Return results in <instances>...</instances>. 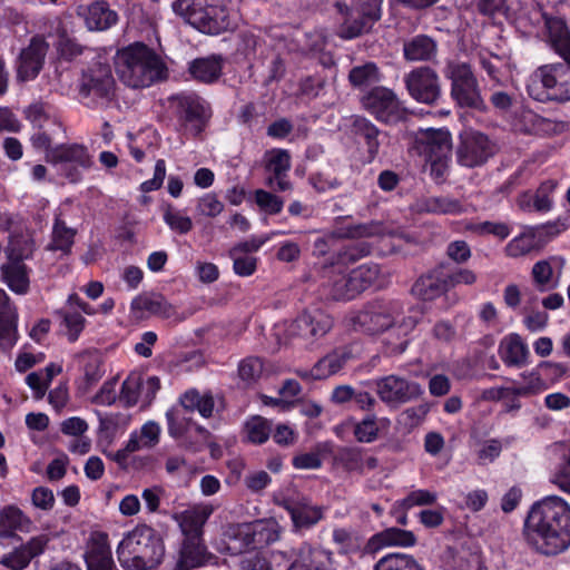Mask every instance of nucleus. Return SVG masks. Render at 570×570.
Instances as JSON below:
<instances>
[{"instance_id": "nucleus-60", "label": "nucleus", "mask_w": 570, "mask_h": 570, "mask_svg": "<svg viewBox=\"0 0 570 570\" xmlns=\"http://www.w3.org/2000/svg\"><path fill=\"white\" fill-rule=\"evenodd\" d=\"M382 0H360L357 6L352 8L357 17H362L372 26L381 19Z\"/></svg>"}, {"instance_id": "nucleus-55", "label": "nucleus", "mask_w": 570, "mask_h": 570, "mask_svg": "<svg viewBox=\"0 0 570 570\" xmlns=\"http://www.w3.org/2000/svg\"><path fill=\"white\" fill-rule=\"evenodd\" d=\"M354 436L358 442L371 443L377 439L379 426L375 415H367L354 426Z\"/></svg>"}, {"instance_id": "nucleus-62", "label": "nucleus", "mask_w": 570, "mask_h": 570, "mask_svg": "<svg viewBox=\"0 0 570 570\" xmlns=\"http://www.w3.org/2000/svg\"><path fill=\"white\" fill-rule=\"evenodd\" d=\"M63 324L67 327L68 338L70 342H75L85 326V317L78 312H60Z\"/></svg>"}, {"instance_id": "nucleus-20", "label": "nucleus", "mask_w": 570, "mask_h": 570, "mask_svg": "<svg viewBox=\"0 0 570 570\" xmlns=\"http://www.w3.org/2000/svg\"><path fill=\"white\" fill-rule=\"evenodd\" d=\"M351 132L364 141L370 161L376 158L386 132L381 131L371 120L363 116L351 117Z\"/></svg>"}, {"instance_id": "nucleus-16", "label": "nucleus", "mask_w": 570, "mask_h": 570, "mask_svg": "<svg viewBox=\"0 0 570 570\" xmlns=\"http://www.w3.org/2000/svg\"><path fill=\"white\" fill-rule=\"evenodd\" d=\"M333 320L321 308H309L298 315L289 325L293 336L313 338L325 335L332 327Z\"/></svg>"}, {"instance_id": "nucleus-34", "label": "nucleus", "mask_w": 570, "mask_h": 570, "mask_svg": "<svg viewBox=\"0 0 570 570\" xmlns=\"http://www.w3.org/2000/svg\"><path fill=\"white\" fill-rule=\"evenodd\" d=\"M2 278L8 287L19 295H24L29 291L30 279L29 269L22 262L9 261L1 267Z\"/></svg>"}, {"instance_id": "nucleus-22", "label": "nucleus", "mask_w": 570, "mask_h": 570, "mask_svg": "<svg viewBox=\"0 0 570 570\" xmlns=\"http://www.w3.org/2000/svg\"><path fill=\"white\" fill-rule=\"evenodd\" d=\"M213 509L207 505H196L173 515L178 523L184 539L203 538V528Z\"/></svg>"}, {"instance_id": "nucleus-23", "label": "nucleus", "mask_w": 570, "mask_h": 570, "mask_svg": "<svg viewBox=\"0 0 570 570\" xmlns=\"http://www.w3.org/2000/svg\"><path fill=\"white\" fill-rule=\"evenodd\" d=\"M438 52L439 43L429 35H415L403 42V57L410 62H431Z\"/></svg>"}, {"instance_id": "nucleus-46", "label": "nucleus", "mask_w": 570, "mask_h": 570, "mask_svg": "<svg viewBox=\"0 0 570 570\" xmlns=\"http://www.w3.org/2000/svg\"><path fill=\"white\" fill-rule=\"evenodd\" d=\"M299 557L312 570H335L331 551L304 546L299 549Z\"/></svg>"}, {"instance_id": "nucleus-51", "label": "nucleus", "mask_w": 570, "mask_h": 570, "mask_svg": "<svg viewBox=\"0 0 570 570\" xmlns=\"http://www.w3.org/2000/svg\"><path fill=\"white\" fill-rule=\"evenodd\" d=\"M436 494L428 490L412 491L406 498L397 502L393 507L392 513L396 514L399 511H405L416 505H432L436 502Z\"/></svg>"}, {"instance_id": "nucleus-45", "label": "nucleus", "mask_w": 570, "mask_h": 570, "mask_svg": "<svg viewBox=\"0 0 570 570\" xmlns=\"http://www.w3.org/2000/svg\"><path fill=\"white\" fill-rule=\"evenodd\" d=\"M88 570H114L109 546L105 541L95 542L86 554Z\"/></svg>"}, {"instance_id": "nucleus-24", "label": "nucleus", "mask_w": 570, "mask_h": 570, "mask_svg": "<svg viewBox=\"0 0 570 570\" xmlns=\"http://www.w3.org/2000/svg\"><path fill=\"white\" fill-rule=\"evenodd\" d=\"M548 38L554 51L570 63V31L561 18L542 14Z\"/></svg>"}, {"instance_id": "nucleus-11", "label": "nucleus", "mask_w": 570, "mask_h": 570, "mask_svg": "<svg viewBox=\"0 0 570 570\" xmlns=\"http://www.w3.org/2000/svg\"><path fill=\"white\" fill-rule=\"evenodd\" d=\"M498 150L497 144L490 137L478 130H465L460 136L456 149L458 163L468 168L484 165Z\"/></svg>"}, {"instance_id": "nucleus-27", "label": "nucleus", "mask_w": 570, "mask_h": 570, "mask_svg": "<svg viewBox=\"0 0 570 570\" xmlns=\"http://www.w3.org/2000/svg\"><path fill=\"white\" fill-rule=\"evenodd\" d=\"M449 287L446 275L434 271L421 276L413 285V293L423 301H433L443 295Z\"/></svg>"}, {"instance_id": "nucleus-25", "label": "nucleus", "mask_w": 570, "mask_h": 570, "mask_svg": "<svg viewBox=\"0 0 570 570\" xmlns=\"http://www.w3.org/2000/svg\"><path fill=\"white\" fill-rule=\"evenodd\" d=\"M415 542L416 538L412 531L392 527L374 534L367 541L365 550L370 553H374L384 547H412Z\"/></svg>"}, {"instance_id": "nucleus-39", "label": "nucleus", "mask_w": 570, "mask_h": 570, "mask_svg": "<svg viewBox=\"0 0 570 570\" xmlns=\"http://www.w3.org/2000/svg\"><path fill=\"white\" fill-rule=\"evenodd\" d=\"M338 11L346 16L344 22L340 27L338 35L343 39H353L368 31L372 24L362 17H357L353 9L346 4L336 3Z\"/></svg>"}, {"instance_id": "nucleus-54", "label": "nucleus", "mask_w": 570, "mask_h": 570, "mask_svg": "<svg viewBox=\"0 0 570 570\" xmlns=\"http://www.w3.org/2000/svg\"><path fill=\"white\" fill-rule=\"evenodd\" d=\"M335 460L347 471H362L364 466L362 450L360 448H341L335 455Z\"/></svg>"}, {"instance_id": "nucleus-64", "label": "nucleus", "mask_w": 570, "mask_h": 570, "mask_svg": "<svg viewBox=\"0 0 570 570\" xmlns=\"http://www.w3.org/2000/svg\"><path fill=\"white\" fill-rule=\"evenodd\" d=\"M197 209L205 216L215 217L223 212L224 205L216 195L206 194L198 200Z\"/></svg>"}, {"instance_id": "nucleus-29", "label": "nucleus", "mask_w": 570, "mask_h": 570, "mask_svg": "<svg viewBox=\"0 0 570 570\" xmlns=\"http://www.w3.org/2000/svg\"><path fill=\"white\" fill-rule=\"evenodd\" d=\"M188 71L193 79L204 83H213L222 76L223 58L212 55L194 59L189 62Z\"/></svg>"}, {"instance_id": "nucleus-18", "label": "nucleus", "mask_w": 570, "mask_h": 570, "mask_svg": "<svg viewBox=\"0 0 570 570\" xmlns=\"http://www.w3.org/2000/svg\"><path fill=\"white\" fill-rule=\"evenodd\" d=\"M278 504L289 513L296 531L309 529L323 519V508L305 497H286Z\"/></svg>"}, {"instance_id": "nucleus-9", "label": "nucleus", "mask_w": 570, "mask_h": 570, "mask_svg": "<svg viewBox=\"0 0 570 570\" xmlns=\"http://www.w3.org/2000/svg\"><path fill=\"white\" fill-rule=\"evenodd\" d=\"M116 81L111 67L100 61L92 63L81 73L79 94L91 98L96 104L107 105L115 98Z\"/></svg>"}, {"instance_id": "nucleus-52", "label": "nucleus", "mask_w": 570, "mask_h": 570, "mask_svg": "<svg viewBox=\"0 0 570 570\" xmlns=\"http://www.w3.org/2000/svg\"><path fill=\"white\" fill-rule=\"evenodd\" d=\"M24 114L26 118L36 129H43V127H57V129H61L60 121L57 118L47 115L42 104H33L29 106Z\"/></svg>"}, {"instance_id": "nucleus-35", "label": "nucleus", "mask_w": 570, "mask_h": 570, "mask_svg": "<svg viewBox=\"0 0 570 570\" xmlns=\"http://www.w3.org/2000/svg\"><path fill=\"white\" fill-rule=\"evenodd\" d=\"M248 535L245 524L229 527L223 533L219 550L232 556L240 554L247 549H252Z\"/></svg>"}, {"instance_id": "nucleus-53", "label": "nucleus", "mask_w": 570, "mask_h": 570, "mask_svg": "<svg viewBox=\"0 0 570 570\" xmlns=\"http://www.w3.org/2000/svg\"><path fill=\"white\" fill-rule=\"evenodd\" d=\"M465 229L478 236L493 235L500 239H505L510 235V228L505 223H469Z\"/></svg>"}, {"instance_id": "nucleus-2", "label": "nucleus", "mask_w": 570, "mask_h": 570, "mask_svg": "<svg viewBox=\"0 0 570 570\" xmlns=\"http://www.w3.org/2000/svg\"><path fill=\"white\" fill-rule=\"evenodd\" d=\"M120 566L126 570H153L165 556L160 534L148 525H137L129 531L117 547Z\"/></svg>"}, {"instance_id": "nucleus-15", "label": "nucleus", "mask_w": 570, "mask_h": 570, "mask_svg": "<svg viewBox=\"0 0 570 570\" xmlns=\"http://www.w3.org/2000/svg\"><path fill=\"white\" fill-rule=\"evenodd\" d=\"M375 391L380 400L390 406L405 404L419 399L423 393L419 383L394 374L377 379Z\"/></svg>"}, {"instance_id": "nucleus-43", "label": "nucleus", "mask_w": 570, "mask_h": 570, "mask_svg": "<svg viewBox=\"0 0 570 570\" xmlns=\"http://www.w3.org/2000/svg\"><path fill=\"white\" fill-rule=\"evenodd\" d=\"M188 412L198 411L203 417H210L214 411V399L210 394H200L196 390L187 391L179 400Z\"/></svg>"}, {"instance_id": "nucleus-28", "label": "nucleus", "mask_w": 570, "mask_h": 570, "mask_svg": "<svg viewBox=\"0 0 570 570\" xmlns=\"http://www.w3.org/2000/svg\"><path fill=\"white\" fill-rule=\"evenodd\" d=\"M208 557L203 538L184 539L176 570H190L205 564Z\"/></svg>"}, {"instance_id": "nucleus-19", "label": "nucleus", "mask_w": 570, "mask_h": 570, "mask_svg": "<svg viewBox=\"0 0 570 570\" xmlns=\"http://www.w3.org/2000/svg\"><path fill=\"white\" fill-rule=\"evenodd\" d=\"M77 13L90 31H105L118 21V13L110 9L106 1H95L88 6H79Z\"/></svg>"}, {"instance_id": "nucleus-61", "label": "nucleus", "mask_w": 570, "mask_h": 570, "mask_svg": "<svg viewBox=\"0 0 570 570\" xmlns=\"http://www.w3.org/2000/svg\"><path fill=\"white\" fill-rule=\"evenodd\" d=\"M139 397V376H129L121 385L119 400L124 402L127 407H130L137 404Z\"/></svg>"}, {"instance_id": "nucleus-37", "label": "nucleus", "mask_w": 570, "mask_h": 570, "mask_svg": "<svg viewBox=\"0 0 570 570\" xmlns=\"http://www.w3.org/2000/svg\"><path fill=\"white\" fill-rule=\"evenodd\" d=\"M29 524V519L16 507H6L0 512V534L7 537L10 541L18 539L14 534L16 530H24Z\"/></svg>"}, {"instance_id": "nucleus-36", "label": "nucleus", "mask_w": 570, "mask_h": 570, "mask_svg": "<svg viewBox=\"0 0 570 570\" xmlns=\"http://www.w3.org/2000/svg\"><path fill=\"white\" fill-rule=\"evenodd\" d=\"M8 233V246L6 248L8 259L23 262V259L30 258L35 249L33 239L27 234L17 233L12 229Z\"/></svg>"}, {"instance_id": "nucleus-57", "label": "nucleus", "mask_w": 570, "mask_h": 570, "mask_svg": "<svg viewBox=\"0 0 570 570\" xmlns=\"http://www.w3.org/2000/svg\"><path fill=\"white\" fill-rule=\"evenodd\" d=\"M17 320V311L10 305L9 296L0 289V336L7 333Z\"/></svg>"}, {"instance_id": "nucleus-50", "label": "nucleus", "mask_w": 570, "mask_h": 570, "mask_svg": "<svg viewBox=\"0 0 570 570\" xmlns=\"http://www.w3.org/2000/svg\"><path fill=\"white\" fill-rule=\"evenodd\" d=\"M248 440L255 444L266 442L271 435V423L262 416H253L245 424Z\"/></svg>"}, {"instance_id": "nucleus-10", "label": "nucleus", "mask_w": 570, "mask_h": 570, "mask_svg": "<svg viewBox=\"0 0 570 570\" xmlns=\"http://www.w3.org/2000/svg\"><path fill=\"white\" fill-rule=\"evenodd\" d=\"M362 107L377 121L394 125L405 119L406 111L397 95L390 88L377 86L361 98Z\"/></svg>"}, {"instance_id": "nucleus-47", "label": "nucleus", "mask_w": 570, "mask_h": 570, "mask_svg": "<svg viewBox=\"0 0 570 570\" xmlns=\"http://www.w3.org/2000/svg\"><path fill=\"white\" fill-rule=\"evenodd\" d=\"M188 412L181 404L171 407L166 412V419L168 423V433L175 438L179 439L184 436L191 424V417L188 415Z\"/></svg>"}, {"instance_id": "nucleus-12", "label": "nucleus", "mask_w": 570, "mask_h": 570, "mask_svg": "<svg viewBox=\"0 0 570 570\" xmlns=\"http://www.w3.org/2000/svg\"><path fill=\"white\" fill-rule=\"evenodd\" d=\"M46 160L53 165H62V174L70 183H78L81 179V170L92 165L87 147L76 142L55 146L46 156Z\"/></svg>"}, {"instance_id": "nucleus-56", "label": "nucleus", "mask_w": 570, "mask_h": 570, "mask_svg": "<svg viewBox=\"0 0 570 570\" xmlns=\"http://www.w3.org/2000/svg\"><path fill=\"white\" fill-rule=\"evenodd\" d=\"M551 482L570 494V446L561 456V462L552 474Z\"/></svg>"}, {"instance_id": "nucleus-44", "label": "nucleus", "mask_w": 570, "mask_h": 570, "mask_svg": "<svg viewBox=\"0 0 570 570\" xmlns=\"http://www.w3.org/2000/svg\"><path fill=\"white\" fill-rule=\"evenodd\" d=\"M76 233V229L68 227L65 220L57 216L48 248L51 250H61L63 254L70 253Z\"/></svg>"}, {"instance_id": "nucleus-7", "label": "nucleus", "mask_w": 570, "mask_h": 570, "mask_svg": "<svg viewBox=\"0 0 570 570\" xmlns=\"http://www.w3.org/2000/svg\"><path fill=\"white\" fill-rule=\"evenodd\" d=\"M403 314L400 301L377 299L367 303L352 318L354 326L368 334L382 333L399 324Z\"/></svg>"}, {"instance_id": "nucleus-48", "label": "nucleus", "mask_w": 570, "mask_h": 570, "mask_svg": "<svg viewBox=\"0 0 570 570\" xmlns=\"http://www.w3.org/2000/svg\"><path fill=\"white\" fill-rule=\"evenodd\" d=\"M291 155L288 150L274 148L265 154V170L269 175H285L291 169Z\"/></svg>"}, {"instance_id": "nucleus-41", "label": "nucleus", "mask_w": 570, "mask_h": 570, "mask_svg": "<svg viewBox=\"0 0 570 570\" xmlns=\"http://www.w3.org/2000/svg\"><path fill=\"white\" fill-rule=\"evenodd\" d=\"M348 81L354 88L365 89L381 81V72L376 63L366 62L350 70Z\"/></svg>"}, {"instance_id": "nucleus-1", "label": "nucleus", "mask_w": 570, "mask_h": 570, "mask_svg": "<svg viewBox=\"0 0 570 570\" xmlns=\"http://www.w3.org/2000/svg\"><path fill=\"white\" fill-rule=\"evenodd\" d=\"M523 535L538 553L558 556L570 548V505L550 495L534 503L524 521Z\"/></svg>"}, {"instance_id": "nucleus-8", "label": "nucleus", "mask_w": 570, "mask_h": 570, "mask_svg": "<svg viewBox=\"0 0 570 570\" xmlns=\"http://www.w3.org/2000/svg\"><path fill=\"white\" fill-rule=\"evenodd\" d=\"M169 101L185 131L193 137L199 136L212 116L209 105L195 92L174 95Z\"/></svg>"}, {"instance_id": "nucleus-59", "label": "nucleus", "mask_w": 570, "mask_h": 570, "mask_svg": "<svg viewBox=\"0 0 570 570\" xmlns=\"http://www.w3.org/2000/svg\"><path fill=\"white\" fill-rule=\"evenodd\" d=\"M532 277L535 286L540 292L548 291L552 288L551 278H552V266L547 261H539L532 267Z\"/></svg>"}, {"instance_id": "nucleus-58", "label": "nucleus", "mask_w": 570, "mask_h": 570, "mask_svg": "<svg viewBox=\"0 0 570 570\" xmlns=\"http://www.w3.org/2000/svg\"><path fill=\"white\" fill-rule=\"evenodd\" d=\"M255 202L263 212L269 215L281 213L284 206L282 198L264 189L255 191Z\"/></svg>"}, {"instance_id": "nucleus-6", "label": "nucleus", "mask_w": 570, "mask_h": 570, "mask_svg": "<svg viewBox=\"0 0 570 570\" xmlns=\"http://www.w3.org/2000/svg\"><path fill=\"white\" fill-rule=\"evenodd\" d=\"M443 75L451 81V97L460 107L472 108L479 111L487 109L481 96L479 81L468 62L448 60Z\"/></svg>"}, {"instance_id": "nucleus-33", "label": "nucleus", "mask_w": 570, "mask_h": 570, "mask_svg": "<svg viewBox=\"0 0 570 570\" xmlns=\"http://www.w3.org/2000/svg\"><path fill=\"white\" fill-rule=\"evenodd\" d=\"M248 532L252 549L268 546L279 538V527L274 520H258L250 524H245Z\"/></svg>"}, {"instance_id": "nucleus-5", "label": "nucleus", "mask_w": 570, "mask_h": 570, "mask_svg": "<svg viewBox=\"0 0 570 570\" xmlns=\"http://www.w3.org/2000/svg\"><path fill=\"white\" fill-rule=\"evenodd\" d=\"M529 95L538 101L570 100V63H548L539 67L533 76L532 82L528 86Z\"/></svg>"}, {"instance_id": "nucleus-40", "label": "nucleus", "mask_w": 570, "mask_h": 570, "mask_svg": "<svg viewBox=\"0 0 570 570\" xmlns=\"http://www.w3.org/2000/svg\"><path fill=\"white\" fill-rule=\"evenodd\" d=\"M352 287L356 296L372 287L380 277L381 268L377 264H363L352 269L350 273Z\"/></svg>"}, {"instance_id": "nucleus-3", "label": "nucleus", "mask_w": 570, "mask_h": 570, "mask_svg": "<svg viewBox=\"0 0 570 570\" xmlns=\"http://www.w3.org/2000/svg\"><path fill=\"white\" fill-rule=\"evenodd\" d=\"M116 70L120 80L131 88L149 87L166 78L163 60L144 43L119 50L116 56Z\"/></svg>"}, {"instance_id": "nucleus-26", "label": "nucleus", "mask_w": 570, "mask_h": 570, "mask_svg": "<svg viewBox=\"0 0 570 570\" xmlns=\"http://www.w3.org/2000/svg\"><path fill=\"white\" fill-rule=\"evenodd\" d=\"M352 357L351 347L340 346L334 348L314 364V377L324 380L338 373Z\"/></svg>"}, {"instance_id": "nucleus-31", "label": "nucleus", "mask_w": 570, "mask_h": 570, "mask_svg": "<svg viewBox=\"0 0 570 570\" xmlns=\"http://www.w3.org/2000/svg\"><path fill=\"white\" fill-rule=\"evenodd\" d=\"M131 308L135 312H148L165 318L175 315L174 307L163 295L156 293H145L135 297L131 302Z\"/></svg>"}, {"instance_id": "nucleus-42", "label": "nucleus", "mask_w": 570, "mask_h": 570, "mask_svg": "<svg viewBox=\"0 0 570 570\" xmlns=\"http://www.w3.org/2000/svg\"><path fill=\"white\" fill-rule=\"evenodd\" d=\"M373 570H424V568L411 554L389 553L376 561Z\"/></svg>"}, {"instance_id": "nucleus-21", "label": "nucleus", "mask_w": 570, "mask_h": 570, "mask_svg": "<svg viewBox=\"0 0 570 570\" xmlns=\"http://www.w3.org/2000/svg\"><path fill=\"white\" fill-rule=\"evenodd\" d=\"M48 542L49 539L47 535L33 537L26 544L16 548L12 552L4 553L1 564L11 570H23L29 566L31 559L43 553Z\"/></svg>"}, {"instance_id": "nucleus-4", "label": "nucleus", "mask_w": 570, "mask_h": 570, "mask_svg": "<svg viewBox=\"0 0 570 570\" xmlns=\"http://www.w3.org/2000/svg\"><path fill=\"white\" fill-rule=\"evenodd\" d=\"M174 11L200 32L217 35L228 28V12L218 0H176Z\"/></svg>"}, {"instance_id": "nucleus-17", "label": "nucleus", "mask_w": 570, "mask_h": 570, "mask_svg": "<svg viewBox=\"0 0 570 570\" xmlns=\"http://www.w3.org/2000/svg\"><path fill=\"white\" fill-rule=\"evenodd\" d=\"M49 45L39 36L31 38L28 47L18 57L17 78L21 81L35 79L42 69Z\"/></svg>"}, {"instance_id": "nucleus-13", "label": "nucleus", "mask_w": 570, "mask_h": 570, "mask_svg": "<svg viewBox=\"0 0 570 570\" xmlns=\"http://www.w3.org/2000/svg\"><path fill=\"white\" fill-rule=\"evenodd\" d=\"M409 95L417 102L434 105L441 97L442 89L438 72L429 66H420L404 76Z\"/></svg>"}, {"instance_id": "nucleus-38", "label": "nucleus", "mask_w": 570, "mask_h": 570, "mask_svg": "<svg viewBox=\"0 0 570 570\" xmlns=\"http://www.w3.org/2000/svg\"><path fill=\"white\" fill-rule=\"evenodd\" d=\"M500 355L508 366H521L527 362L528 348L519 335L512 334L501 343Z\"/></svg>"}, {"instance_id": "nucleus-14", "label": "nucleus", "mask_w": 570, "mask_h": 570, "mask_svg": "<svg viewBox=\"0 0 570 570\" xmlns=\"http://www.w3.org/2000/svg\"><path fill=\"white\" fill-rule=\"evenodd\" d=\"M419 153L431 163L432 173L442 174L452 149L451 135L445 129H426L416 138Z\"/></svg>"}, {"instance_id": "nucleus-30", "label": "nucleus", "mask_w": 570, "mask_h": 570, "mask_svg": "<svg viewBox=\"0 0 570 570\" xmlns=\"http://www.w3.org/2000/svg\"><path fill=\"white\" fill-rule=\"evenodd\" d=\"M350 274L333 273L321 285V293L327 299L350 301L356 297Z\"/></svg>"}, {"instance_id": "nucleus-49", "label": "nucleus", "mask_w": 570, "mask_h": 570, "mask_svg": "<svg viewBox=\"0 0 570 570\" xmlns=\"http://www.w3.org/2000/svg\"><path fill=\"white\" fill-rule=\"evenodd\" d=\"M263 371V361L256 356H248L242 360L238 365V376L247 386L255 384L262 376Z\"/></svg>"}, {"instance_id": "nucleus-63", "label": "nucleus", "mask_w": 570, "mask_h": 570, "mask_svg": "<svg viewBox=\"0 0 570 570\" xmlns=\"http://www.w3.org/2000/svg\"><path fill=\"white\" fill-rule=\"evenodd\" d=\"M308 180L318 193L337 189L342 185V181L336 176L326 173L313 174L309 176Z\"/></svg>"}, {"instance_id": "nucleus-32", "label": "nucleus", "mask_w": 570, "mask_h": 570, "mask_svg": "<svg viewBox=\"0 0 570 570\" xmlns=\"http://www.w3.org/2000/svg\"><path fill=\"white\" fill-rule=\"evenodd\" d=\"M420 212L438 215H459L466 212L465 205L450 196L425 197L417 203Z\"/></svg>"}]
</instances>
